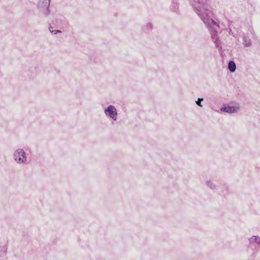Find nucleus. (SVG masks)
<instances>
[{
	"instance_id": "1",
	"label": "nucleus",
	"mask_w": 260,
	"mask_h": 260,
	"mask_svg": "<svg viewBox=\"0 0 260 260\" xmlns=\"http://www.w3.org/2000/svg\"><path fill=\"white\" fill-rule=\"evenodd\" d=\"M193 7L197 11V13L198 15L200 16L201 18L204 21L205 24H208L210 25H213L218 26L216 23L212 19L206 18V16H208L209 15V12H207V10L203 7L204 6V0H201V2L200 1H194V4H193Z\"/></svg>"
},
{
	"instance_id": "2",
	"label": "nucleus",
	"mask_w": 260,
	"mask_h": 260,
	"mask_svg": "<svg viewBox=\"0 0 260 260\" xmlns=\"http://www.w3.org/2000/svg\"><path fill=\"white\" fill-rule=\"evenodd\" d=\"M14 156L15 160L19 164H23L26 161V154L23 149L17 150L14 154Z\"/></svg>"
},
{
	"instance_id": "3",
	"label": "nucleus",
	"mask_w": 260,
	"mask_h": 260,
	"mask_svg": "<svg viewBox=\"0 0 260 260\" xmlns=\"http://www.w3.org/2000/svg\"><path fill=\"white\" fill-rule=\"evenodd\" d=\"M50 0H40L39 3V8L43 11L46 15H48L50 13L49 9Z\"/></svg>"
},
{
	"instance_id": "4",
	"label": "nucleus",
	"mask_w": 260,
	"mask_h": 260,
	"mask_svg": "<svg viewBox=\"0 0 260 260\" xmlns=\"http://www.w3.org/2000/svg\"><path fill=\"white\" fill-rule=\"evenodd\" d=\"M105 114L109 115L113 120H116L117 112L115 107L112 105L109 106L105 110Z\"/></svg>"
},
{
	"instance_id": "5",
	"label": "nucleus",
	"mask_w": 260,
	"mask_h": 260,
	"mask_svg": "<svg viewBox=\"0 0 260 260\" xmlns=\"http://www.w3.org/2000/svg\"><path fill=\"white\" fill-rule=\"evenodd\" d=\"M239 109V107L237 106H224V107H221L220 110L222 111L226 112L229 113H233L236 112Z\"/></svg>"
},
{
	"instance_id": "6",
	"label": "nucleus",
	"mask_w": 260,
	"mask_h": 260,
	"mask_svg": "<svg viewBox=\"0 0 260 260\" xmlns=\"http://www.w3.org/2000/svg\"><path fill=\"white\" fill-rule=\"evenodd\" d=\"M229 70L231 72H234L236 70V64L233 61H230L228 64Z\"/></svg>"
},
{
	"instance_id": "7",
	"label": "nucleus",
	"mask_w": 260,
	"mask_h": 260,
	"mask_svg": "<svg viewBox=\"0 0 260 260\" xmlns=\"http://www.w3.org/2000/svg\"><path fill=\"white\" fill-rule=\"evenodd\" d=\"M243 44L245 45V46H249L251 45L250 40L249 39L246 37H244L243 38Z\"/></svg>"
},
{
	"instance_id": "8",
	"label": "nucleus",
	"mask_w": 260,
	"mask_h": 260,
	"mask_svg": "<svg viewBox=\"0 0 260 260\" xmlns=\"http://www.w3.org/2000/svg\"><path fill=\"white\" fill-rule=\"evenodd\" d=\"M260 240V238L258 237L253 236L252 237H251L250 239V242L251 243H253L256 242H257L258 243H259V241H257V240Z\"/></svg>"
},
{
	"instance_id": "9",
	"label": "nucleus",
	"mask_w": 260,
	"mask_h": 260,
	"mask_svg": "<svg viewBox=\"0 0 260 260\" xmlns=\"http://www.w3.org/2000/svg\"><path fill=\"white\" fill-rule=\"evenodd\" d=\"M203 100V98H199L198 100L196 101L197 104L199 106L202 107V106L201 105V102Z\"/></svg>"
},
{
	"instance_id": "10",
	"label": "nucleus",
	"mask_w": 260,
	"mask_h": 260,
	"mask_svg": "<svg viewBox=\"0 0 260 260\" xmlns=\"http://www.w3.org/2000/svg\"><path fill=\"white\" fill-rule=\"evenodd\" d=\"M52 26H50L49 27V29H50V31L52 32V33H54V34H57V32H61V31L59 30H52Z\"/></svg>"
},
{
	"instance_id": "11",
	"label": "nucleus",
	"mask_w": 260,
	"mask_h": 260,
	"mask_svg": "<svg viewBox=\"0 0 260 260\" xmlns=\"http://www.w3.org/2000/svg\"><path fill=\"white\" fill-rule=\"evenodd\" d=\"M208 185L210 186L211 188H213V187L212 186V184L211 182H208Z\"/></svg>"
}]
</instances>
